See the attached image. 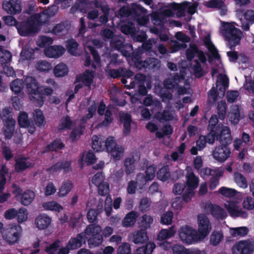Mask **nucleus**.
<instances>
[{
  "mask_svg": "<svg viewBox=\"0 0 254 254\" xmlns=\"http://www.w3.org/2000/svg\"><path fill=\"white\" fill-rule=\"evenodd\" d=\"M65 145L60 138H56L50 143L47 144L42 151V153L48 152L57 151L64 148Z\"/></svg>",
  "mask_w": 254,
  "mask_h": 254,
  "instance_id": "26",
  "label": "nucleus"
},
{
  "mask_svg": "<svg viewBox=\"0 0 254 254\" xmlns=\"http://www.w3.org/2000/svg\"><path fill=\"white\" fill-rule=\"evenodd\" d=\"M71 162L69 161H59L47 169V172L52 174H57L63 170L64 173L71 171Z\"/></svg>",
  "mask_w": 254,
  "mask_h": 254,
  "instance_id": "16",
  "label": "nucleus"
},
{
  "mask_svg": "<svg viewBox=\"0 0 254 254\" xmlns=\"http://www.w3.org/2000/svg\"><path fill=\"white\" fill-rule=\"evenodd\" d=\"M249 229L246 227H241L232 228L230 230V233L233 237H243L247 235Z\"/></svg>",
  "mask_w": 254,
  "mask_h": 254,
  "instance_id": "52",
  "label": "nucleus"
},
{
  "mask_svg": "<svg viewBox=\"0 0 254 254\" xmlns=\"http://www.w3.org/2000/svg\"><path fill=\"white\" fill-rule=\"evenodd\" d=\"M105 138L101 136L93 135L92 138V147L95 152L104 151Z\"/></svg>",
  "mask_w": 254,
  "mask_h": 254,
  "instance_id": "29",
  "label": "nucleus"
},
{
  "mask_svg": "<svg viewBox=\"0 0 254 254\" xmlns=\"http://www.w3.org/2000/svg\"><path fill=\"white\" fill-rule=\"evenodd\" d=\"M197 235L202 240L210 233L211 224L208 217L205 214L201 213L197 216Z\"/></svg>",
  "mask_w": 254,
  "mask_h": 254,
  "instance_id": "9",
  "label": "nucleus"
},
{
  "mask_svg": "<svg viewBox=\"0 0 254 254\" xmlns=\"http://www.w3.org/2000/svg\"><path fill=\"white\" fill-rule=\"evenodd\" d=\"M219 192L222 195L226 197H233L236 195L237 191L234 189L226 188L225 187H221L218 190Z\"/></svg>",
  "mask_w": 254,
  "mask_h": 254,
  "instance_id": "61",
  "label": "nucleus"
},
{
  "mask_svg": "<svg viewBox=\"0 0 254 254\" xmlns=\"http://www.w3.org/2000/svg\"><path fill=\"white\" fill-rule=\"evenodd\" d=\"M169 167L166 165L161 167L157 172V179L161 181L165 182L170 177Z\"/></svg>",
  "mask_w": 254,
  "mask_h": 254,
  "instance_id": "37",
  "label": "nucleus"
},
{
  "mask_svg": "<svg viewBox=\"0 0 254 254\" xmlns=\"http://www.w3.org/2000/svg\"><path fill=\"white\" fill-rule=\"evenodd\" d=\"M68 72L66 65L64 63L57 64L54 69V73L55 76L60 77L66 75Z\"/></svg>",
  "mask_w": 254,
  "mask_h": 254,
  "instance_id": "41",
  "label": "nucleus"
},
{
  "mask_svg": "<svg viewBox=\"0 0 254 254\" xmlns=\"http://www.w3.org/2000/svg\"><path fill=\"white\" fill-rule=\"evenodd\" d=\"M223 239V234L222 232L214 231L210 238V244L214 246H217Z\"/></svg>",
  "mask_w": 254,
  "mask_h": 254,
  "instance_id": "47",
  "label": "nucleus"
},
{
  "mask_svg": "<svg viewBox=\"0 0 254 254\" xmlns=\"http://www.w3.org/2000/svg\"><path fill=\"white\" fill-rule=\"evenodd\" d=\"M227 105L225 101H221L218 102L217 110L218 118L221 120H223L226 114Z\"/></svg>",
  "mask_w": 254,
  "mask_h": 254,
  "instance_id": "49",
  "label": "nucleus"
},
{
  "mask_svg": "<svg viewBox=\"0 0 254 254\" xmlns=\"http://www.w3.org/2000/svg\"><path fill=\"white\" fill-rule=\"evenodd\" d=\"M221 171H217L214 176H212L209 180V188L211 190H214L219 184L220 177L222 176Z\"/></svg>",
  "mask_w": 254,
  "mask_h": 254,
  "instance_id": "50",
  "label": "nucleus"
},
{
  "mask_svg": "<svg viewBox=\"0 0 254 254\" xmlns=\"http://www.w3.org/2000/svg\"><path fill=\"white\" fill-rule=\"evenodd\" d=\"M229 145L220 144L216 146L212 152L213 158L220 162H223L228 158L231 154Z\"/></svg>",
  "mask_w": 254,
  "mask_h": 254,
  "instance_id": "12",
  "label": "nucleus"
},
{
  "mask_svg": "<svg viewBox=\"0 0 254 254\" xmlns=\"http://www.w3.org/2000/svg\"><path fill=\"white\" fill-rule=\"evenodd\" d=\"M204 42L207 49L211 53L213 57L216 59H220V56L218 53V51L215 45L211 42L210 38L205 37L204 40Z\"/></svg>",
  "mask_w": 254,
  "mask_h": 254,
  "instance_id": "39",
  "label": "nucleus"
},
{
  "mask_svg": "<svg viewBox=\"0 0 254 254\" xmlns=\"http://www.w3.org/2000/svg\"><path fill=\"white\" fill-rule=\"evenodd\" d=\"M198 48L196 45L193 44L190 45V48L187 49L186 51V58L188 61H192L195 54L198 52Z\"/></svg>",
  "mask_w": 254,
  "mask_h": 254,
  "instance_id": "56",
  "label": "nucleus"
},
{
  "mask_svg": "<svg viewBox=\"0 0 254 254\" xmlns=\"http://www.w3.org/2000/svg\"><path fill=\"white\" fill-rule=\"evenodd\" d=\"M110 153L114 160H120L124 151V148L121 145H118L114 137L110 136L105 140L104 151Z\"/></svg>",
  "mask_w": 254,
  "mask_h": 254,
  "instance_id": "6",
  "label": "nucleus"
},
{
  "mask_svg": "<svg viewBox=\"0 0 254 254\" xmlns=\"http://www.w3.org/2000/svg\"><path fill=\"white\" fill-rule=\"evenodd\" d=\"M138 214L134 211H131L128 213L124 218L122 223L123 225L126 227H129L133 226L135 222Z\"/></svg>",
  "mask_w": 254,
  "mask_h": 254,
  "instance_id": "31",
  "label": "nucleus"
},
{
  "mask_svg": "<svg viewBox=\"0 0 254 254\" xmlns=\"http://www.w3.org/2000/svg\"><path fill=\"white\" fill-rule=\"evenodd\" d=\"M179 234L181 241L187 244H191L201 241L197 235V231L188 225L182 226L179 231Z\"/></svg>",
  "mask_w": 254,
  "mask_h": 254,
  "instance_id": "8",
  "label": "nucleus"
},
{
  "mask_svg": "<svg viewBox=\"0 0 254 254\" xmlns=\"http://www.w3.org/2000/svg\"><path fill=\"white\" fill-rule=\"evenodd\" d=\"M217 132V140L219 141L221 144L230 145L232 142V138L231 136L230 128L227 126L222 125Z\"/></svg>",
  "mask_w": 254,
  "mask_h": 254,
  "instance_id": "15",
  "label": "nucleus"
},
{
  "mask_svg": "<svg viewBox=\"0 0 254 254\" xmlns=\"http://www.w3.org/2000/svg\"><path fill=\"white\" fill-rule=\"evenodd\" d=\"M43 207L45 210L60 212L63 208L58 202L55 201H51L45 202L43 204Z\"/></svg>",
  "mask_w": 254,
  "mask_h": 254,
  "instance_id": "46",
  "label": "nucleus"
},
{
  "mask_svg": "<svg viewBox=\"0 0 254 254\" xmlns=\"http://www.w3.org/2000/svg\"><path fill=\"white\" fill-rule=\"evenodd\" d=\"M28 158L21 157L15 159V170L16 172L19 173L27 169L33 167L34 164L28 161Z\"/></svg>",
  "mask_w": 254,
  "mask_h": 254,
  "instance_id": "20",
  "label": "nucleus"
},
{
  "mask_svg": "<svg viewBox=\"0 0 254 254\" xmlns=\"http://www.w3.org/2000/svg\"><path fill=\"white\" fill-rule=\"evenodd\" d=\"M153 219L152 216L144 214L142 216L140 222L138 223L140 230L146 232V230L149 228L153 223Z\"/></svg>",
  "mask_w": 254,
  "mask_h": 254,
  "instance_id": "35",
  "label": "nucleus"
},
{
  "mask_svg": "<svg viewBox=\"0 0 254 254\" xmlns=\"http://www.w3.org/2000/svg\"><path fill=\"white\" fill-rule=\"evenodd\" d=\"M232 251L233 254H252L254 245L250 241H240L233 246Z\"/></svg>",
  "mask_w": 254,
  "mask_h": 254,
  "instance_id": "10",
  "label": "nucleus"
},
{
  "mask_svg": "<svg viewBox=\"0 0 254 254\" xmlns=\"http://www.w3.org/2000/svg\"><path fill=\"white\" fill-rule=\"evenodd\" d=\"M12 54L7 50L2 51L1 55H0V64L4 65L9 63L11 60Z\"/></svg>",
  "mask_w": 254,
  "mask_h": 254,
  "instance_id": "53",
  "label": "nucleus"
},
{
  "mask_svg": "<svg viewBox=\"0 0 254 254\" xmlns=\"http://www.w3.org/2000/svg\"><path fill=\"white\" fill-rule=\"evenodd\" d=\"M101 233V227L99 225L91 224L86 227L84 233L86 236H89L87 241L90 248H94L102 244L103 239Z\"/></svg>",
  "mask_w": 254,
  "mask_h": 254,
  "instance_id": "4",
  "label": "nucleus"
},
{
  "mask_svg": "<svg viewBox=\"0 0 254 254\" xmlns=\"http://www.w3.org/2000/svg\"><path fill=\"white\" fill-rule=\"evenodd\" d=\"M129 237L130 241L135 244L144 243L148 240L147 232L141 230L131 233Z\"/></svg>",
  "mask_w": 254,
  "mask_h": 254,
  "instance_id": "25",
  "label": "nucleus"
},
{
  "mask_svg": "<svg viewBox=\"0 0 254 254\" xmlns=\"http://www.w3.org/2000/svg\"><path fill=\"white\" fill-rule=\"evenodd\" d=\"M134 73L130 69L124 67H119L118 69H111L109 71V75L111 78L115 79L120 77L130 78Z\"/></svg>",
  "mask_w": 254,
  "mask_h": 254,
  "instance_id": "19",
  "label": "nucleus"
},
{
  "mask_svg": "<svg viewBox=\"0 0 254 254\" xmlns=\"http://www.w3.org/2000/svg\"><path fill=\"white\" fill-rule=\"evenodd\" d=\"M175 231L173 227L169 229H162L157 236L159 241H164L173 237L175 235Z\"/></svg>",
  "mask_w": 254,
  "mask_h": 254,
  "instance_id": "43",
  "label": "nucleus"
},
{
  "mask_svg": "<svg viewBox=\"0 0 254 254\" xmlns=\"http://www.w3.org/2000/svg\"><path fill=\"white\" fill-rule=\"evenodd\" d=\"M35 194L34 191L27 190L21 196V203L22 205L27 206L29 205L35 198Z\"/></svg>",
  "mask_w": 254,
  "mask_h": 254,
  "instance_id": "36",
  "label": "nucleus"
},
{
  "mask_svg": "<svg viewBox=\"0 0 254 254\" xmlns=\"http://www.w3.org/2000/svg\"><path fill=\"white\" fill-rule=\"evenodd\" d=\"M87 237L84 231L78 234L75 237H71L67 242L68 247L71 250H76L86 244Z\"/></svg>",
  "mask_w": 254,
  "mask_h": 254,
  "instance_id": "18",
  "label": "nucleus"
},
{
  "mask_svg": "<svg viewBox=\"0 0 254 254\" xmlns=\"http://www.w3.org/2000/svg\"><path fill=\"white\" fill-rule=\"evenodd\" d=\"M119 117L121 123L123 124V135L127 136L129 134L131 130V117L128 113H120Z\"/></svg>",
  "mask_w": 254,
  "mask_h": 254,
  "instance_id": "22",
  "label": "nucleus"
},
{
  "mask_svg": "<svg viewBox=\"0 0 254 254\" xmlns=\"http://www.w3.org/2000/svg\"><path fill=\"white\" fill-rule=\"evenodd\" d=\"M72 126V121L68 116L63 117L61 120V123L59 125L60 129H69Z\"/></svg>",
  "mask_w": 254,
  "mask_h": 254,
  "instance_id": "60",
  "label": "nucleus"
},
{
  "mask_svg": "<svg viewBox=\"0 0 254 254\" xmlns=\"http://www.w3.org/2000/svg\"><path fill=\"white\" fill-rule=\"evenodd\" d=\"M79 45L73 38L67 40L65 46L68 53L72 56H76L78 54V49Z\"/></svg>",
  "mask_w": 254,
  "mask_h": 254,
  "instance_id": "28",
  "label": "nucleus"
},
{
  "mask_svg": "<svg viewBox=\"0 0 254 254\" xmlns=\"http://www.w3.org/2000/svg\"><path fill=\"white\" fill-rule=\"evenodd\" d=\"M134 161L133 157H128L125 159L124 166L125 167V172L127 175H129L134 172L135 169Z\"/></svg>",
  "mask_w": 254,
  "mask_h": 254,
  "instance_id": "45",
  "label": "nucleus"
},
{
  "mask_svg": "<svg viewBox=\"0 0 254 254\" xmlns=\"http://www.w3.org/2000/svg\"><path fill=\"white\" fill-rule=\"evenodd\" d=\"M39 23L40 20L38 17L31 16L26 20L19 22L16 25V29L21 36H28L38 31Z\"/></svg>",
  "mask_w": 254,
  "mask_h": 254,
  "instance_id": "1",
  "label": "nucleus"
},
{
  "mask_svg": "<svg viewBox=\"0 0 254 254\" xmlns=\"http://www.w3.org/2000/svg\"><path fill=\"white\" fill-rule=\"evenodd\" d=\"M186 178L187 181L186 185L187 186V189H192L194 190L198 186V178L194 175L193 172L189 173Z\"/></svg>",
  "mask_w": 254,
  "mask_h": 254,
  "instance_id": "30",
  "label": "nucleus"
},
{
  "mask_svg": "<svg viewBox=\"0 0 254 254\" xmlns=\"http://www.w3.org/2000/svg\"><path fill=\"white\" fill-rule=\"evenodd\" d=\"M230 121L234 124H237L240 121V109L238 105H233L228 114Z\"/></svg>",
  "mask_w": 254,
  "mask_h": 254,
  "instance_id": "32",
  "label": "nucleus"
},
{
  "mask_svg": "<svg viewBox=\"0 0 254 254\" xmlns=\"http://www.w3.org/2000/svg\"><path fill=\"white\" fill-rule=\"evenodd\" d=\"M94 78L92 71L87 69L82 75L76 76V82H82L87 86H90L93 81Z\"/></svg>",
  "mask_w": 254,
  "mask_h": 254,
  "instance_id": "27",
  "label": "nucleus"
},
{
  "mask_svg": "<svg viewBox=\"0 0 254 254\" xmlns=\"http://www.w3.org/2000/svg\"><path fill=\"white\" fill-rule=\"evenodd\" d=\"M173 217V212L168 211L161 215L160 223L164 225H170L172 223Z\"/></svg>",
  "mask_w": 254,
  "mask_h": 254,
  "instance_id": "59",
  "label": "nucleus"
},
{
  "mask_svg": "<svg viewBox=\"0 0 254 254\" xmlns=\"http://www.w3.org/2000/svg\"><path fill=\"white\" fill-rule=\"evenodd\" d=\"M144 10L142 8V6L136 3H133L131 5L130 7L127 6H123L120 8L118 13L121 17H127L130 16L133 18L134 15H136L137 11Z\"/></svg>",
  "mask_w": 254,
  "mask_h": 254,
  "instance_id": "17",
  "label": "nucleus"
},
{
  "mask_svg": "<svg viewBox=\"0 0 254 254\" xmlns=\"http://www.w3.org/2000/svg\"><path fill=\"white\" fill-rule=\"evenodd\" d=\"M22 233V228L17 224H9L3 228L2 236L9 244L12 245L17 243Z\"/></svg>",
  "mask_w": 254,
  "mask_h": 254,
  "instance_id": "5",
  "label": "nucleus"
},
{
  "mask_svg": "<svg viewBox=\"0 0 254 254\" xmlns=\"http://www.w3.org/2000/svg\"><path fill=\"white\" fill-rule=\"evenodd\" d=\"M174 254H190V252L184 246L176 244L172 247Z\"/></svg>",
  "mask_w": 254,
  "mask_h": 254,
  "instance_id": "64",
  "label": "nucleus"
},
{
  "mask_svg": "<svg viewBox=\"0 0 254 254\" xmlns=\"http://www.w3.org/2000/svg\"><path fill=\"white\" fill-rule=\"evenodd\" d=\"M68 30V25L66 23L62 22L56 24L52 30V32L54 34H58L61 33H66Z\"/></svg>",
  "mask_w": 254,
  "mask_h": 254,
  "instance_id": "54",
  "label": "nucleus"
},
{
  "mask_svg": "<svg viewBox=\"0 0 254 254\" xmlns=\"http://www.w3.org/2000/svg\"><path fill=\"white\" fill-rule=\"evenodd\" d=\"M72 188L73 183L71 181L66 180L64 181L59 189V196L60 197L66 196L71 191Z\"/></svg>",
  "mask_w": 254,
  "mask_h": 254,
  "instance_id": "38",
  "label": "nucleus"
},
{
  "mask_svg": "<svg viewBox=\"0 0 254 254\" xmlns=\"http://www.w3.org/2000/svg\"><path fill=\"white\" fill-rule=\"evenodd\" d=\"M2 8L10 15H17L21 12V1L20 0H4L2 3Z\"/></svg>",
  "mask_w": 254,
  "mask_h": 254,
  "instance_id": "11",
  "label": "nucleus"
},
{
  "mask_svg": "<svg viewBox=\"0 0 254 254\" xmlns=\"http://www.w3.org/2000/svg\"><path fill=\"white\" fill-rule=\"evenodd\" d=\"M11 91L15 95H19L22 92L23 88V82L19 79H16L12 81L10 84Z\"/></svg>",
  "mask_w": 254,
  "mask_h": 254,
  "instance_id": "44",
  "label": "nucleus"
},
{
  "mask_svg": "<svg viewBox=\"0 0 254 254\" xmlns=\"http://www.w3.org/2000/svg\"><path fill=\"white\" fill-rule=\"evenodd\" d=\"M52 219L48 215L42 213L39 214L35 219V224L39 230L47 229L51 224Z\"/></svg>",
  "mask_w": 254,
  "mask_h": 254,
  "instance_id": "23",
  "label": "nucleus"
},
{
  "mask_svg": "<svg viewBox=\"0 0 254 254\" xmlns=\"http://www.w3.org/2000/svg\"><path fill=\"white\" fill-rule=\"evenodd\" d=\"M224 35L228 41V46L232 50L237 45L240 44L243 36V32L239 28L235 27L229 23H226L224 26Z\"/></svg>",
  "mask_w": 254,
  "mask_h": 254,
  "instance_id": "3",
  "label": "nucleus"
},
{
  "mask_svg": "<svg viewBox=\"0 0 254 254\" xmlns=\"http://www.w3.org/2000/svg\"><path fill=\"white\" fill-rule=\"evenodd\" d=\"M24 81L27 91L31 96L30 100L36 106L42 107L43 105V97L39 92L40 86L36 79L33 77L27 76Z\"/></svg>",
  "mask_w": 254,
  "mask_h": 254,
  "instance_id": "2",
  "label": "nucleus"
},
{
  "mask_svg": "<svg viewBox=\"0 0 254 254\" xmlns=\"http://www.w3.org/2000/svg\"><path fill=\"white\" fill-rule=\"evenodd\" d=\"M16 122L12 118H8L3 127V135L5 139H10L13 135Z\"/></svg>",
  "mask_w": 254,
  "mask_h": 254,
  "instance_id": "24",
  "label": "nucleus"
},
{
  "mask_svg": "<svg viewBox=\"0 0 254 254\" xmlns=\"http://www.w3.org/2000/svg\"><path fill=\"white\" fill-rule=\"evenodd\" d=\"M101 211L98 209H89L87 214V218L89 223H93L97 220V216L100 213Z\"/></svg>",
  "mask_w": 254,
  "mask_h": 254,
  "instance_id": "57",
  "label": "nucleus"
},
{
  "mask_svg": "<svg viewBox=\"0 0 254 254\" xmlns=\"http://www.w3.org/2000/svg\"><path fill=\"white\" fill-rule=\"evenodd\" d=\"M218 117L216 115H212L209 120V124L207 127L208 130H218L222 125L217 124Z\"/></svg>",
  "mask_w": 254,
  "mask_h": 254,
  "instance_id": "48",
  "label": "nucleus"
},
{
  "mask_svg": "<svg viewBox=\"0 0 254 254\" xmlns=\"http://www.w3.org/2000/svg\"><path fill=\"white\" fill-rule=\"evenodd\" d=\"M60 241L56 240L49 246L46 247L45 251L48 254H58V250L59 248Z\"/></svg>",
  "mask_w": 254,
  "mask_h": 254,
  "instance_id": "62",
  "label": "nucleus"
},
{
  "mask_svg": "<svg viewBox=\"0 0 254 254\" xmlns=\"http://www.w3.org/2000/svg\"><path fill=\"white\" fill-rule=\"evenodd\" d=\"M33 116L37 126L41 128L44 127L46 121L42 110L39 109H35L33 113Z\"/></svg>",
  "mask_w": 254,
  "mask_h": 254,
  "instance_id": "33",
  "label": "nucleus"
},
{
  "mask_svg": "<svg viewBox=\"0 0 254 254\" xmlns=\"http://www.w3.org/2000/svg\"><path fill=\"white\" fill-rule=\"evenodd\" d=\"M151 18L154 23L158 26L163 25L167 21V19L162 12L154 13Z\"/></svg>",
  "mask_w": 254,
  "mask_h": 254,
  "instance_id": "51",
  "label": "nucleus"
},
{
  "mask_svg": "<svg viewBox=\"0 0 254 254\" xmlns=\"http://www.w3.org/2000/svg\"><path fill=\"white\" fill-rule=\"evenodd\" d=\"M123 37L115 36L111 39L110 44L113 48L120 51L124 56L129 57L132 51V46L126 43Z\"/></svg>",
  "mask_w": 254,
  "mask_h": 254,
  "instance_id": "7",
  "label": "nucleus"
},
{
  "mask_svg": "<svg viewBox=\"0 0 254 254\" xmlns=\"http://www.w3.org/2000/svg\"><path fill=\"white\" fill-rule=\"evenodd\" d=\"M17 121L20 127L27 128L29 133L32 134L36 130V127L32 119H28V114L25 112H21L18 117Z\"/></svg>",
  "mask_w": 254,
  "mask_h": 254,
  "instance_id": "13",
  "label": "nucleus"
},
{
  "mask_svg": "<svg viewBox=\"0 0 254 254\" xmlns=\"http://www.w3.org/2000/svg\"><path fill=\"white\" fill-rule=\"evenodd\" d=\"M193 62L194 63V64L192 66V69L195 77L200 78L203 76L204 75L203 70L198 60L195 59Z\"/></svg>",
  "mask_w": 254,
  "mask_h": 254,
  "instance_id": "55",
  "label": "nucleus"
},
{
  "mask_svg": "<svg viewBox=\"0 0 254 254\" xmlns=\"http://www.w3.org/2000/svg\"><path fill=\"white\" fill-rule=\"evenodd\" d=\"M36 68L40 71H47L51 68V64L46 61H38L36 65Z\"/></svg>",
  "mask_w": 254,
  "mask_h": 254,
  "instance_id": "63",
  "label": "nucleus"
},
{
  "mask_svg": "<svg viewBox=\"0 0 254 254\" xmlns=\"http://www.w3.org/2000/svg\"><path fill=\"white\" fill-rule=\"evenodd\" d=\"M234 178L235 182L239 186L244 188L248 187L247 181L241 173L239 172L235 173Z\"/></svg>",
  "mask_w": 254,
  "mask_h": 254,
  "instance_id": "58",
  "label": "nucleus"
},
{
  "mask_svg": "<svg viewBox=\"0 0 254 254\" xmlns=\"http://www.w3.org/2000/svg\"><path fill=\"white\" fill-rule=\"evenodd\" d=\"M142 8L144 10L141 11H137L135 15H134L133 19L137 22L139 25H145L148 20V18L144 15L147 13V10L142 6Z\"/></svg>",
  "mask_w": 254,
  "mask_h": 254,
  "instance_id": "40",
  "label": "nucleus"
},
{
  "mask_svg": "<svg viewBox=\"0 0 254 254\" xmlns=\"http://www.w3.org/2000/svg\"><path fill=\"white\" fill-rule=\"evenodd\" d=\"M155 247L154 242H149L145 245L137 248L134 254H151Z\"/></svg>",
  "mask_w": 254,
  "mask_h": 254,
  "instance_id": "34",
  "label": "nucleus"
},
{
  "mask_svg": "<svg viewBox=\"0 0 254 254\" xmlns=\"http://www.w3.org/2000/svg\"><path fill=\"white\" fill-rule=\"evenodd\" d=\"M155 117L159 122L162 123L170 121L173 120V118L171 113L167 110H164L162 112H157L155 114Z\"/></svg>",
  "mask_w": 254,
  "mask_h": 254,
  "instance_id": "42",
  "label": "nucleus"
},
{
  "mask_svg": "<svg viewBox=\"0 0 254 254\" xmlns=\"http://www.w3.org/2000/svg\"><path fill=\"white\" fill-rule=\"evenodd\" d=\"M206 211L216 219L223 220L227 216V212L220 206L209 203L205 206Z\"/></svg>",
  "mask_w": 254,
  "mask_h": 254,
  "instance_id": "14",
  "label": "nucleus"
},
{
  "mask_svg": "<svg viewBox=\"0 0 254 254\" xmlns=\"http://www.w3.org/2000/svg\"><path fill=\"white\" fill-rule=\"evenodd\" d=\"M65 52V49L62 46L54 45L48 47L45 50L46 56L51 58H58Z\"/></svg>",
  "mask_w": 254,
  "mask_h": 254,
  "instance_id": "21",
  "label": "nucleus"
}]
</instances>
